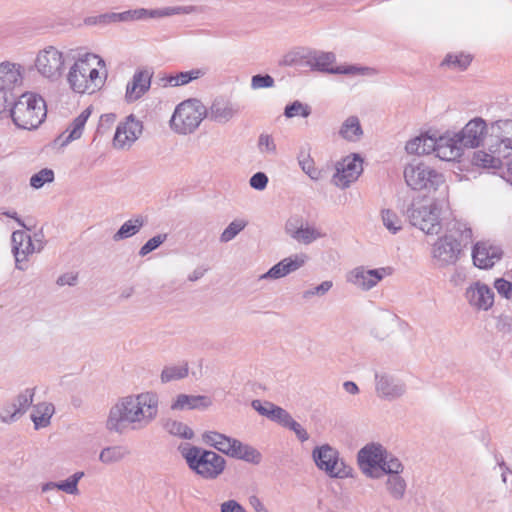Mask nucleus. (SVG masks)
Returning <instances> with one entry per match:
<instances>
[{"label":"nucleus","mask_w":512,"mask_h":512,"mask_svg":"<svg viewBox=\"0 0 512 512\" xmlns=\"http://www.w3.org/2000/svg\"><path fill=\"white\" fill-rule=\"evenodd\" d=\"M158 405L159 399L154 392L120 397L109 409L105 428L116 434L143 430L156 419Z\"/></svg>","instance_id":"f257e3e1"},{"label":"nucleus","mask_w":512,"mask_h":512,"mask_svg":"<svg viewBox=\"0 0 512 512\" xmlns=\"http://www.w3.org/2000/svg\"><path fill=\"white\" fill-rule=\"evenodd\" d=\"M105 61L97 54L79 55L66 74L68 87L76 94H93L99 91L107 79Z\"/></svg>","instance_id":"f03ea898"},{"label":"nucleus","mask_w":512,"mask_h":512,"mask_svg":"<svg viewBox=\"0 0 512 512\" xmlns=\"http://www.w3.org/2000/svg\"><path fill=\"white\" fill-rule=\"evenodd\" d=\"M283 63L288 66L303 65L312 71L328 74L367 75L372 76L375 70L357 65L335 66L336 55L333 52L298 48L286 54Z\"/></svg>","instance_id":"7ed1b4c3"},{"label":"nucleus","mask_w":512,"mask_h":512,"mask_svg":"<svg viewBox=\"0 0 512 512\" xmlns=\"http://www.w3.org/2000/svg\"><path fill=\"white\" fill-rule=\"evenodd\" d=\"M472 239V230L467 223L455 221L448 233L439 237L432 245L431 255L434 264L445 268L457 263L462 252Z\"/></svg>","instance_id":"20e7f679"},{"label":"nucleus","mask_w":512,"mask_h":512,"mask_svg":"<svg viewBox=\"0 0 512 512\" xmlns=\"http://www.w3.org/2000/svg\"><path fill=\"white\" fill-rule=\"evenodd\" d=\"M14 124L22 129H35L45 119L47 109L44 99L33 92H25L16 101L9 100L7 109Z\"/></svg>","instance_id":"39448f33"},{"label":"nucleus","mask_w":512,"mask_h":512,"mask_svg":"<svg viewBox=\"0 0 512 512\" xmlns=\"http://www.w3.org/2000/svg\"><path fill=\"white\" fill-rule=\"evenodd\" d=\"M189 469L205 480H214L224 471L226 460L214 451L206 450L189 443L178 447Z\"/></svg>","instance_id":"423d86ee"},{"label":"nucleus","mask_w":512,"mask_h":512,"mask_svg":"<svg viewBox=\"0 0 512 512\" xmlns=\"http://www.w3.org/2000/svg\"><path fill=\"white\" fill-rule=\"evenodd\" d=\"M208 115L206 106L196 98L179 103L170 119L171 129L180 135L193 133Z\"/></svg>","instance_id":"0eeeda50"},{"label":"nucleus","mask_w":512,"mask_h":512,"mask_svg":"<svg viewBox=\"0 0 512 512\" xmlns=\"http://www.w3.org/2000/svg\"><path fill=\"white\" fill-rule=\"evenodd\" d=\"M442 204L439 201H413L406 214L410 223L428 235H437L442 230Z\"/></svg>","instance_id":"6e6552de"},{"label":"nucleus","mask_w":512,"mask_h":512,"mask_svg":"<svg viewBox=\"0 0 512 512\" xmlns=\"http://www.w3.org/2000/svg\"><path fill=\"white\" fill-rule=\"evenodd\" d=\"M312 458L316 467L330 478L345 479L354 475V469L340 457L339 451L329 444L315 447Z\"/></svg>","instance_id":"1a4fd4ad"},{"label":"nucleus","mask_w":512,"mask_h":512,"mask_svg":"<svg viewBox=\"0 0 512 512\" xmlns=\"http://www.w3.org/2000/svg\"><path fill=\"white\" fill-rule=\"evenodd\" d=\"M404 179L415 191H436L445 182L443 174L423 162L408 164L404 169Z\"/></svg>","instance_id":"9d476101"},{"label":"nucleus","mask_w":512,"mask_h":512,"mask_svg":"<svg viewBox=\"0 0 512 512\" xmlns=\"http://www.w3.org/2000/svg\"><path fill=\"white\" fill-rule=\"evenodd\" d=\"M34 66L41 77L53 83L58 82L64 76L66 57L61 50L49 45L39 50Z\"/></svg>","instance_id":"9b49d317"},{"label":"nucleus","mask_w":512,"mask_h":512,"mask_svg":"<svg viewBox=\"0 0 512 512\" xmlns=\"http://www.w3.org/2000/svg\"><path fill=\"white\" fill-rule=\"evenodd\" d=\"M24 68L19 63L3 61L0 63V115L13 100V90L23 82Z\"/></svg>","instance_id":"f8f14e48"},{"label":"nucleus","mask_w":512,"mask_h":512,"mask_svg":"<svg viewBox=\"0 0 512 512\" xmlns=\"http://www.w3.org/2000/svg\"><path fill=\"white\" fill-rule=\"evenodd\" d=\"M387 449L380 443H368L357 453V463L361 472L368 478H380V465Z\"/></svg>","instance_id":"ddd939ff"},{"label":"nucleus","mask_w":512,"mask_h":512,"mask_svg":"<svg viewBox=\"0 0 512 512\" xmlns=\"http://www.w3.org/2000/svg\"><path fill=\"white\" fill-rule=\"evenodd\" d=\"M11 242L16 268L19 270H24L21 263L26 261L29 255L34 252H40L44 247L42 235L38 233H35L32 239L31 236L24 231H14L11 236Z\"/></svg>","instance_id":"4468645a"},{"label":"nucleus","mask_w":512,"mask_h":512,"mask_svg":"<svg viewBox=\"0 0 512 512\" xmlns=\"http://www.w3.org/2000/svg\"><path fill=\"white\" fill-rule=\"evenodd\" d=\"M485 147L490 152H502L505 156L512 150V120H497L490 124Z\"/></svg>","instance_id":"2eb2a0df"},{"label":"nucleus","mask_w":512,"mask_h":512,"mask_svg":"<svg viewBox=\"0 0 512 512\" xmlns=\"http://www.w3.org/2000/svg\"><path fill=\"white\" fill-rule=\"evenodd\" d=\"M362 171V159L358 154L346 156L336 163L331 181L338 188L346 189L358 179Z\"/></svg>","instance_id":"dca6fc26"},{"label":"nucleus","mask_w":512,"mask_h":512,"mask_svg":"<svg viewBox=\"0 0 512 512\" xmlns=\"http://www.w3.org/2000/svg\"><path fill=\"white\" fill-rule=\"evenodd\" d=\"M143 132L142 121L138 120L133 114L127 116L117 125L113 146L116 149H129Z\"/></svg>","instance_id":"f3484780"},{"label":"nucleus","mask_w":512,"mask_h":512,"mask_svg":"<svg viewBox=\"0 0 512 512\" xmlns=\"http://www.w3.org/2000/svg\"><path fill=\"white\" fill-rule=\"evenodd\" d=\"M489 132L490 125L488 126L486 120L482 117H474L457 133L464 148H477L485 147Z\"/></svg>","instance_id":"a211bd4d"},{"label":"nucleus","mask_w":512,"mask_h":512,"mask_svg":"<svg viewBox=\"0 0 512 512\" xmlns=\"http://www.w3.org/2000/svg\"><path fill=\"white\" fill-rule=\"evenodd\" d=\"M375 391L379 398L394 401L405 395L406 384L398 377L386 373H375Z\"/></svg>","instance_id":"6ab92c4d"},{"label":"nucleus","mask_w":512,"mask_h":512,"mask_svg":"<svg viewBox=\"0 0 512 512\" xmlns=\"http://www.w3.org/2000/svg\"><path fill=\"white\" fill-rule=\"evenodd\" d=\"M390 274L389 268L365 269L357 267L347 275V281L354 286L368 291L375 287L386 275Z\"/></svg>","instance_id":"aec40b11"},{"label":"nucleus","mask_w":512,"mask_h":512,"mask_svg":"<svg viewBox=\"0 0 512 512\" xmlns=\"http://www.w3.org/2000/svg\"><path fill=\"white\" fill-rule=\"evenodd\" d=\"M500 246L490 241L477 242L472 250L473 264L480 269H490L502 258Z\"/></svg>","instance_id":"412c9836"},{"label":"nucleus","mask_w":512,"mask_h":512,"mask_svg":"<svg viewBox=\"0 0 512 512\" xmlns=\"http://www.w3.org/2000/svg\"><path fill=\"white\" fill-rule=\"evenodd\" d=\"M434 152L436 156L444 161H455L463 155L464 146L460 143L458 133L446 132L436 136Z\"/></svg>","instance_id":"4be33fe9"},{"label":"nucleus","mask_w":512,"mask_h":512,"mask_svg":"<svg viewBox=\"0 0 512 512\" xmlns=\"http://www.w3.org/2000/svg\"><path fill=\"white\" fill-rule=\"evenodd\" d=\"M286 233L296 242L309 245L312 242L326 236L315 226L303 225L300 218H290L285 224Z\"/></svg>","instance_id":"5701e85b"},{"label":"nucleus","mask_w":512,"mask_h":512,"mask_svg":"<svg viewBox=\"0 0 512 512\" xmlns=\"http://www.w3.org/2000/svg\"><path fill=\"white\" fill-rule=\"evenodd\" d=\"M465 298L472 308L479 311H487L494 304L493 290L480 281L466 288Z\"/></svg>","instance_id":"b1692460"},{"label":"nucleus","mask_w":512,"mask_h":512,"mask_svg":"<svg viewBox=\"0 0 512 512\" xmlns=\"http://www.w3.org/2000/svg\"><path fill=\"white\" fill-rule=\"evenodd\" d=\"M204 11L202 6L183 5V6H167L156 9L138 8L139 20L148 18H165L174 15L200 14Z\"/></svg>","instance_id":"393cba45"},{"label":"nucleus","mask_w":512,"mask_h":512,"mask_svg":"<svg viewBox=\"0 0 512 512\" xmlns=\"http://www.w3.org/2000/svg\"><path fill=\"white\" fill-rule=\"evenodd\" d=\"M91 115V109L86 108L84 109L69 125V127L61 133L54 141H53V147L54 148H62L71 143L72 141H75L79 139L84 131L85 124L88 120V118Z\"/></svg>","instance_id":"a878e982"},{"label":"nucleus","mask_w":512,"mask_h":512,"mask_svg":"<svg viewBox=\"0 0 512 512\" xmlns=\"http://www.w3.org/2000/svg\"><path fill=\"white\" fill-rule=\"evenodd\" d=\"M239 113V107L237 104L220 98L215 99L208 109L207 117L220 124H225L232 120Z\"/></svg>","instance_id":"bb28decb"},{"label":"nucleus","mask_w":512,"mask_h":512,"mask_svg":"<svg viewBox=\"0 0 512 512\" xmlns=\"http://www.w3.org/2000/svg\"><path fill=\"white\" fill-rule=\"evenodd\" d=\"M152 74L148 70H138L126 86V100L134 102L140 99L150 88Z\"/></svg>","instance_id":"cd10ccee"},{"label":"nucleus","mask_w":512,"mask_h":512,"mask_svg":"<svg viewBox=\"0 0 512 512\" xmlns=\"http://www.w3.org/2000/svg\"><path fill=\"white\" fill-rule=\"evenodd\" d=\"M211 405L212 400L208 396L179 394L173 400L171 409L174 411L206 410Z\"/></svg>","instance_id":"c85d7f7f"},{"label":"nucleus","mask_w":512,"mask_h":512,"mask_svg":"<svg viewBox=\"0 0 512 512\" xmlns=\"http://www.w3.org/2000/svg\"><path fill=\"white\" fill-rule=\"evenodd\" d=\"M251 406L261 416H264L281 426H283L290 415L288 411L269 401L253 400Z\"/></svg>","instance_id":"c756f323"},{"label":"nucleus","mask_w":512,"mask_h":512,"mask_svg":"<svg viewBox=\"0 0 512 512\" xmlns=\"http://www.w3.org/2000/svg\"><path fill=\"white\" fill-rule=\"evenodd\" d=\"M436 135L421 134L406 143L405 150L409 154L424 155L434 152Z\"/></svg>","instance_id":"7c9ffc66"},{"label":"nucleus","mask_w":512,"mask_h":512,"mask_svg":"<svg viewBox=\"0 0 512 512\" xmlns=\"http://www.w3.org/2000/svg\"><path fill=\"white\" fill-rule=\"evenodd\" d=\"M203 441L217 449L218 451L230 456V452L235 445L234 438L228 437L216 431H207L202 435Z\"/></svg>","instance_id":"2f4dec72"},{"label":"nucleus","mask_w":512,"mask_h":512,"mask_svg":"<svg viewBox=\"0 0 512 512\" xmlns=\"http://www.w3.org/2000/svg\"><path fill=\"white\" fill-rule=\"evenodd\" d=\"M502 157H506L502 152H490L484 147L474 153L472 161L478 167L498 169L502 166Z\"/></svg>","instance_id":"473e14b6"},{"label":"nucleus","mask_w":512,"mask_h":512,"mask_svg":"<svg viewBox=\"0 0 512 512\" xmlns=\"http://www.w3.org/2000/svg\"><path fill=\"white\" fill-rule=\"evenodd\" d=\"M130 455V450L125 445H111L104 447L99 453V461L103 465L117 464Z\"/></svg>","instance_id":"72a5a7b5"},{"label":"nucleus","mask_w":512,"mask_h":512,"mask_svg":"<svg viewBox=\"0 0 512 512\" xmlns=\"http://www.w3.org/2000/svg\"><path fill=\"white\" fill-rule=\"evenodd\" d=\"M230 457L246 461L251 464H259L262 460L261 453L254 447L235 440V445L230 452Z\"/></svg>","instance_id":"f704fd0d"},{"label":"nucleus","mask_w":512,"mask_h":512,"mask_svg":"<svg viewBox=\"0 0 512 512\" xmlns=\"http://www.w3.org/2000/svg\"><path fill=\"white\" fill-rule=\"evenodd\" d=\"M206 74L204 68L192 69L189 71L179 72L175 75H169L162 79L164 86L178 87L183 86L191 81L197 80Z\"/></svg>","instance_id":"c9c22d12"},{"label":"nucleus","mask_w":512,"mask_h":512,"mask_svg":"<svg viewBox=\"0 0 512 512\" xmlns=\"http://www.w3.org/2000/svg\"><path fill=\"white\" fill-rule=\"evenodd\" d=\"M55 408L52 403L42 402L34 406L31 419L35 429L45 428L50 424Z\"/></svg>","instance_id":"e433bc0d"},{"label":"nucleus","mask_w":512,"mask_h":512,"mask_svg":"<svg viewBox=\"0 0 512 512\" xmlns=\"http://www.w3.org/2000/svg\"><path fill=\"white\" fill-rule=\"evenodd\" d=\"M145 223L146 219L141 215H137L125 221L118 229V231L113 235V240L117 242L136 235L145 225Z\"/></svg>","instance_id":"4c0bfd02"},{"label":"nucleus","mask_w":512,"mask_h":512,"mask_svg":"<svg viewBox=\"0 0 512 512\" xmlns=\"http://www.w3.org/2000/svg\"><path fill=\"white\" fill-rule=\"evenodd\" d=\"M339 135L349 142L358 141L363 135L359 118L357 116H349L342 123L339 129Z\"/></svg>","instance_id":"58836bf2"},{"label":"nucleus","mask_w":512,"mask_h":512,"mask_svg":"<svg viewBox=\"0 0 512 512\" xmlns=\"http://www.w3.org/2000/svg\"><path fill=\"white\" fill-rule=\"evenodd\" d=\"M385 489L393 500L400 501L405 497L407 482L402 475H392L387 477Z\"/></svg>","instance_id":"ea45409f"},{"label":"nucleus","mask_w":512,"mask_h":512,"mask_svg":"<svg viewBox=\"0 0 512 512\" xmlns=\"http://www.w3.org/2000/svg\"><path fill=\"white\" fill-rule=\"evenodd\" d=\"M379 469L380 478L384 474L387 475V477H390L392 475H401L404 471V465L399 458L387 451L383 457Z\"/></svg>","instance_id":"a19ab883"},{"label":"nucleus","mask_w":512,"mask_h":512,"mask_svg":"<svg viewBox=\"0 0 512 512\" xmlns=\"http://www.w3.org/2000/svg\"><path fill=\"white\" fill-rule=\"evenodd\" d=\"M165 430L173 436L190 440L194 437L193 430L185 423L169 419L164 424Z\"/></svg>","instance_id":"79ce46f5"},{"label":"nucleus","mask_w":512,"mask_h":512,"mask_svg":"<svg viewBox=\"0 0 512 512\" xmlns=\"http://www.w3.org/2000/svg\"><path fill=\"white\" fill-rule=\"evenodd\" d=\"M188 375V364L182 363L179 365L165 366L161 372L162 383H168L175 380H180Z\"/></svg>","instance_id":"37998d69"},{"label":"nucleus","mask_w":512,"mask_h":512,"mask_svg":"<svg viewBox=\"0 0 512 512\" xmlns=\"http://www.w3.org/2000/svg\"><path fill=\"white\" fill-rule=\"evenodd\" d=\"M103 23L133 22L139 21L138 8L123 12H110L100 16Z\"/></svg>","instance_id":"c03bdc74"},{"label":"nucleus","mask_w":512,"mask_h":512,"mask_svg":"<svg viewBox=\"0 0 512 512\" xmlns=\"http://www.w3.org/2000/svg\"><path fill=\"white\" fill-rule=\"evenodd\" d=\"M35 394L34 388H27L20 394H18L12 401V405H15L16 411L22 416L33 402Z\"/></svg>","instance_id":"a18cd8bd"},{"label":"nucleus","mask_w":512,"mask_h":512,"mask_svg":"<svg viewBox=\"0 0 512 512\" xmlns=\"http://www.w3.org/2000/svg\"><path fill=\"white\" fill-rule=\"evenodd\" d=\"M298 163L302 171L307 174L310 179L317 181L321 178V171L315 167L314 161L309 154L301 152L298 156Z\"/></svg>","instance_id":"49530a36"},{"label":"nucleus","mask_w":512,"mask_h":512,"mask_svg":"<svg viewBox=\"0 0 512 512\" xmlns=\"http://www.w3.org/2000/svg\"><path fill=\"white\" fill-rule=\"evenodd\" d=\"M248 222L244 219L233 220L221 233L220 242L227 243L233 240L246 226Z\"/></svg>","instance_id":"de8ad7c7"},{"label":"nucleus","mask_w":512,"mask_h":512,"mask_svg":"<svg viewBox=\"0 0 512 512\" xmlns=\"http://www.w3.org/2000/svg\"><path fill=\"white\" fill-rule=\"evenodd\" d=\"M381 218L383 225L391 233L396 234L402 229V221L394 211L383 209L381 211Z\"/></svg>","instance_id":"09e8293b"},{"label":"nucleus","mask_w":512,"mask_h":512,"mask_svg":"<svg viewBox=\"0 0 512 512\" xmlns=\"http://www.w3.org/2000/svg\"><path fill=\"white\" fill-rule=\"evenodd\" d=\"M84 477V472L78 471L68 477L64 481L58 482V490H61L70 495H77L79 493L78 483Z\"/></svg>","instance_id":"8fccbe9b"},{"label":"nucleus","mask_w":512,"mask_h":512,"mask_svg":"<svg viewBox=\"0 0 512 512\" xmlns=\"http://www.w3.org/2000/svg\"><path fill=\"white\" fill-rule=\"evenodd\" d=\"M311 114V107L308 104L302 103L298 100L287 105L284 110V115L287 118L301 116L307 118Z\"/></svg>","instance_id":"3c124183"},{"label":"nucleus","mask_w":512,"mask_h":512,"mask_svg":"<svg viewBox=\"0 0 512 512\" xmlns=\"http://www.w3.org/2000/svg\"><path fill=\"white\" fill-rule=\"evenodd\" d=\"M259 152L265 156H274L277 154V146L274 138L266 133L260 134L257 142Z\"/></svg>","instance_id":"603ef678"},{"label":"nucleus","mask_w":512,"mask_h":512,"mask_svg":"<svg viewBox=\"0 0 512 512\" xmlns=\"http://www.w3.org/2000/svg\"><path fill=\"white\" fill-rule=\"evenodd\" d=\"M54 181V172L52 169L43 168L39 172L35 173L30 178V185L39 189L43 187L46 183H51Z\"/></svg>","instance_id":"864d4df0"},{"label":"nucleus","mask_w":512,"mask_h":512,"mask_svg":"<svg viewBox=\"0 0 512 512\" xmlns=\"http://www.w3.org/2000/svg\"><path fill=\"white\" fill-rule=\"evenodd\" d=\"M307 260L308 256L304 253H301L284 258L283 260H281V262H284V269L286 274L288 275L303 267Z\"/></svg>","instance_id":"5fc2aeb1"},{"label":"nucleus","mask_w":512,"mask_h":512,"mask_svg":"<svg viewBox=\"0 0 512 512\" xmlns=\"http://www.w3.org/2000/svg\"><path fill=\"white\" fill-rule=\"evenodd\" d=\"M333 287V282L330 280L323 281L319 285L303 291L302 298L304 300H310L315 296L322 297L326 295Z\"/></svg>","instance_id":"6e6d98bb"},{"label":"nucleus","mask_w":512,"mask_h":512,"mask_svg":"<svg viewBox=\"0 0 512 512\" xmlns=\"http://www.w3.org/2000/svg\"><path fill=\"white\" fill-rule=\"evenodd\" d=\"M471 62L469 55L457 54L447 55L442 62V65H447L452 68H458L460 70L466 69Z\"/></svg>","instance_id":"4d7b16f0"},{"label":"nucleus","mask_w":512,"mask_h":512,"mask_svg":"<svg viewBox=\"0 0 512 512\" xmlns=\"http://www.w3.org/2000/svg\"><path fill=\"white\" fill-rule=\"evenodd\" d=\"M282 427L293 431L300 442H305L309 439V434L306 431V429L302 427L300 423L295 421L291 414L289 415L288 419L285 421Z\"/></svg>","instance_id":"13d9d810"},{"label":"nucleus","mask_w":512,"mask_h":512,"mask_svg":"<svg viewBox=\"0 0 512 512\" xmlns=\"http://www.w3.org/2000/svg\"><path fill=\"white\" fill-rule=\"evenodd\" d=\"M167 239V234H158L150 238L139 250V255L144 257L156 250Z\"/></svg>","instance_id":"bf43d9fd"},{"label":"nucleus","mask_w":512,"mask_h":512,"mask_svg":"<svg viewBox=\"0 0 512 512\" xmlns=\"http://www.w3.org/2000/svg\"><path fill=\"white\" fill-rule=\"evenodd\" d=\"M250 85L253 90L272 88L275 85V80L269 74H257L252 76Z\"/></svg>","instance_id":"052dcab7"},{"label":"nucleus","mask_w":512,"mask_h":512,"mask_svg":"<svg viewBox=\"0 0 512 512\" xmlns=\"http://www.w3.org/2000/svg\"><path fill=\"white\" fill-rule=\"evenodd\" d=\"M20 417L21 415L16 411L15 405H12L11 402L4 405L0 411V420L6 424L14 423Z\"/></svg>","instance_id":"680f3d73"},{"label":"nucleus","mask_w":512,"mask_h":512,"mask_svg":"<svg viewBox=\"0 0 512 512\" xmlns=\"http://www.w3.org/2000/svg\"><path fill=\"white\" fill-rule=\"evenodd\" d=\"M494 287L497 290L498 294L506 299L512 298V283L500 278L496 279L494 282Z\"/></svg>","instance_id":"e2e57ef3"},{"label":"nucleus","mask_w":512,"mask_h":512,"mask_svg":"<svg viewBox=\"0 0 512 512\" xmlns=\"http://www.w3.org/2000/svg\"><path fill=\"white\" fill-rule=\"evenodd\" d=\"M287 276L284 269V262H278L272 266L266 273L260 276V279H280Z\"/></svg>","instance_id":"0e129e2a"},{"label":"nucleus","mask_w":512,"mask_h":512,"mask_svg":"<svg viewBox=\"0 0 512 512\" xmlns=\"http://www.w3.org/2000/svg\"><path fill=\"white\" fill-rule=\"evenodd\" d=\"M250 186L255 189L262 191L267 187L268 184V177L263 172H257L249 180Z\"/></svg>","instance_id":"69168bd1"},{"label":"nucleus","mask_w":512,"mask_h":512,"mask_svg":"<svg viewBox=\"0 0 512 512\" xmlns=\"http://www.w3.org/2000/svg\"><path fill=\"white\" fill-rule=\"evenodd\" d=\"M220 512H247L236 500H228L221 504Z\"/></svg>","instance_id":"338daca9"},{"label":"nucleus","mask_w":512,"mask_h":512,"mask_svg":"<svg viewBox=\"0 0 512 512\" xmlns=\"http://www.w3.org/2000/svg\"><path fill=\"white\" fill-rule=\"evenodd\" d=\"M56 283L58 286H74L77 283V275L72 272L62 274L58 277Z\"/></svg>","instance_id":"774afa93"}]
</instances>
